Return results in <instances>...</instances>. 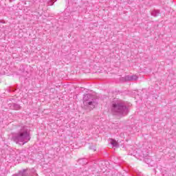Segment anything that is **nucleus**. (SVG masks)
Returning <instances> with one entry per match:
<instances>
[{"label": "nucleus", "instance_id": "nucleus-15", "mask_svg": "<svg viewBox=\"0 0 176 176\" xmlns=\"http://www.w3.org/2000/svg\"><path fill=\"white\" fill-rule=\"evenodd\" d=\"M83 160H86L85 159H81V160H79L78 162H83Z\"/></svg>", "mask_w": 176, "mask_h": 176}, {"label": "nucleus", "instance_id": "nucleus-2", "mask_svg": "<svg viewBox=\"0 0 176 176\" xmlns=\"http://www.w3.org/2000/svg\"><path fill=\"white\" fill-rule=\"evenodd\" d=\"M111 111L113 116H116V118H124V116H127L129 112H130L127 104L122 100L113 101Z\"/></svg>", "mask_w": 176, "mask_h": 176}, {"label": "nucleus", "instance_id": "nucleus-12", "mask_svg": "<svg viewBox=\"0 0 176 176\" xmlns=\"http://www.w3.org/2000/svg\"><path fill=\"white\" fill-rule=\"evenodd\" d=\"M89 149H91V151H96V146L94 144H90L89 146Z\"/></svg>", "mask_w": 176, "mask_h": 176}, {"label": "nucleus", "instance_id": "nucleus-17", "mask_svg": "<svg viewBox=\"0 0 176 176\" xmlns=\"http://www.w3.org/2000/svg\"><path fill=\"white\" fill-rule=\"evenodd\" d=\"M154 171H156V169L154 168Z\"/></svg>", "mask_w": 176, "mask_h": 176}, {"label": "nucleus", "instance_id": "nucleus-9", "mask_svg": "<svg viewBox=\"0 0 176 176\" xmlns=\"http://www.w3.org/2000/svg\"><path fill=\"white\" fill-rule=\"evenodd\" d=\"M121 80H123L124 82H130L131 81V76L130 75L125 76L124 77H122Z\"/></svg>", "mask_w": 176, "mask_h": 176}, {"label": "nucleus", "instance_id": "nucleus-16", "mask_svg": "<svg viewBox=\"0 0 176 176\" xmlns=\"http://www.w3.org/2000/svg\"><path fill=\"white\" fill-rule=\"evenodd\" d=\"M114 127L115 129H118V125H116Z\"/></svg>", "mask_w": 176, "mask_h": 176}, {"label": "nucleus", "instance_id": "nucleus-8", "mask_svg": "<svg viewBox=\"0 0 176 176\" xmlns=\"http://www.w3.org/2000/svg\"><path fill=\"white\" fill-rule=\"evenodd\" d=\"M151 14L154 17H157L160 14V10H153L151 11Z\"/></svg>", "mask_w": 176, "mask_h": 176}, {"label": "nucleus", "instance_id": "nucleus-6", "mask_svg": "<svg viewBox=\"0 0 176 176\" xmlns=\"http://www.w3.org/2000/svg\"><path fill=\"white\" fill-rule=\"evenodd\" d=\"M143 161L144 163H146V164H148L151 167H153L155 164V162H153V160H152V159H151V157H144Z\"/></svg>", "mask_w": 176, "mask_h": 176}, {"label": "nucleus", "instance_id": "nucleus-7", "mask_svg": "<svg viewBox=\"0 0 176 176\" xmlns=\"http://www.w3.org/2000/svg\"><path fill=\"white\" fill-rule=\"evenodd\" d=\"M8 105H10V107L11 109H14L15 111H19V109H21V106L17 103H12V104H9Z\"/></svg>", "mask_w": 176, "mask_h": 176}, {"label": "nucleus", "instance_id": "nucleus-14", "mask_svg": "<svg viewBox=\"0 0 176 176\" xmlns=\"http://www.w3.org/2000/svg\"><path fill=\"white\" fill-rule=\"evenodd\" d=\"M13 100H14V98H10L8 99V101H13Z\"/></svg>", "mask_w": 176, "mask_h": 176}, {"label": "nucleus", "instance_id": "nucleus-3", "mask_svg": "<svg viewBox=\"0 0 176 176\" xmlns=\"http://www.w3.org/2000/svg\"><path fill=\"white\" fill-rule=\"evenodd\" d=\"M83 109L87 112H90L96 108V105H98V98H96V96L91 95V94H87L83 97Z\"/></svg>", "mask_w": 176, "mask_h": 176}, {"label": "nucleus", "instance_id": "nucleus-1", "mask_svg": "<svg viewBox=\"0 0 176 176\" xmlns=\"http://www.w3.org/2000/svg\"><path fill=\"white\" fill-rule=\"evenodd\" d=\"M16 129L18 132L12 135V141L18 145H24L31 140V129L28 126L22 124Z\"/></svg>", "mask_w": 176, "mask_h": 176}, {"label": "nucleus", "instance_id": "nucleus-4", "mask_svg": "<svg viewBox=\"0 0 176 176\" xmlns=\"http://www.w3.org/2000/svg\"><path fill=\"white\" fill-rule=\"evenodd\" d=\"M54 2H57V0H40V3H42L44 6L47 5L48 6H53Z\"/></svg>", "mask_w": 176, "mask_h": 176}, {"label": "nucleus", "instance_id": "nucleus-11", "mask_svg": "<svg viewBox=\"0 0 176 176\" xmlns=\"http://www.w3.org/2000/svg\"><path fill=\"white\" fill-rule=\"evenodd\" d=\"M138 79V76L136 75H132L131 76V80H137Z\"/></svg>", "mask_w": 176, "mask_h": 176}, {"label": "nucleus", "instance_id": "nucleus-5", "mask_svg": "<svg viewBox=\"0 0 176 176\" xmlns=\"http://www.w3.org/2000/svg\"><path fill=\"white\" fill-rule=\"evenodd\" d=\"M12 176H28V169L19 170L17 173L12 175Z\"/></svg>", "mask_w": 176, "mask_h": 176}, {"label": "nucleus", "instance_id": "nucleus-10", "mask_svg": "<svg viewBox=\"0 0 176 176\" xmlns=\"http://www.w3.org/2000/svg\"><path fill=\"white\" fill-rule=\"evenodd\" d=\"M110 144L114 146L115 148H118V146H119V144H118V142H116V140H111V142H110Z\"/></svg>", "mask_w": 176, "mask_h": 176}, {"label": "nucleus", "instance_id": "nucleus-13", "mask_svg": "<svg viewBox=\"0 0 176 176\" xmlns=\"http://www.w3.org/2000/svg\"><path fill=\"white\" fill-rule=\"evenodd\" d=\"M16 91V88L13 87H11L8 89V91H10V93L11 92H14Z\"/></svg>", "mask_w": 176, "mask_h": 176}]
</instances>
